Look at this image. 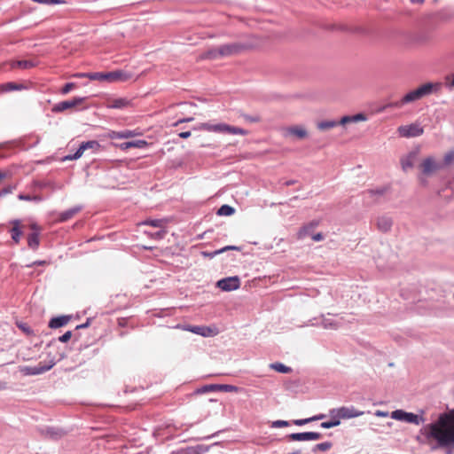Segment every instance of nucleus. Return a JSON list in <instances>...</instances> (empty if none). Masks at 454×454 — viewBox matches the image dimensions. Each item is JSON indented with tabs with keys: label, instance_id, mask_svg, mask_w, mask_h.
<instances>
[{
	"label": "nucleus",
	"instance_id": "393cba45",
	"mask_svg": "<svg viewBox=\"0 0 454 454\" xmlns=\"http://www.w3.org/2000/svg\"><path fill=\"white\" fill-rule=\"evenodd\" d=\"M69 320H70L69 316H61V317H54L50 321L49 326L51 328H59V327L67 325Z\"/></svg>",
	"mask_w": 454,
	"mask_h": 454
},
{
	"label": "nucleus",
	"instance_id": "9b49d317",
	"mask_svg": "<svg viewBox=\"0 0 454 454\" xmlns=\"http://www.w3.org/2000/svg\"><path fill=\"white\" fill-rule=\"evenodd\" d=\"M333 413L337 414L341 419H349L362 416L364 411H358L354 406H341L333 408Z\"/></svg>",
	"mask_w": 454,
	"mask_h": 454
},
{
	"label": "nucleus",
	"instance_id": "20e7f679",
	"mask_svg": "<svg viewBox=\"0 0 454 454\" xmlns=\"http://www.w3.org/2000/svg\"><path fill=\"white\" fill-rule=\"evenodd\" d=\"M195 129H199V130L208 131V132L228 133V134H232V135H242V136H245L248 133L247 130H246L244 129L235 127V126H231L229 124H225V123L211 124L208 122H203V123H200Z\"/></svg>",
	"mask_w": 454,
	"mask_h": 454
},
{
	"label": "nucleus",
	"instance_id": "423d86ee",
	"mask_svg": "<svg viewBox=\"0 0 454 454\" xmlns=\"http://www.w3.org/2000/svg\"><path fill=\"white\" fill-rule=\"evenodd\" d=\"M419 168L423 176L419 177V181L421 184L426 185L427 180L424 176H430L436 173L439 169L442 168V165L434 157H427L421 161Z\"/></svg>",
	"mask_w": 454,
	"mask_h": 454
},
{
	"label": "nucleus",
	"instance_id": "680f3d73",
	"mask_svg": "<svg viewBox=\"0 0 454 454\" xmlns=\"http://www.w3.org/2000/svg\"><path fill=\"white\" fill-rule=\"evenodd\" d=\"M412 3L422 4L424 0H411Z\"/></svg>",
	"mask_w": 454,
	"mask_h": 454
},
{
	"label": "nucleus",
	"instance_id": "9d476101",
	"mask_svg": "<svg viewBox=\"0 0 454 454\" xmlns=\"http://www.w3.org/2000/svg\"><path fill=\"white\" fill-rule=\"evenodd\" d=\"M391 418L396 420L406 421L415 425H419L423 421L422 418L419 417L418 415L411 412H406L403 410L394 411L391 413Z\"/></svg>",
	"mask_w": 454,
	"mask_h": 454
},
{
	"label": "nucleus",
	"instance_id": "b1692460",
	"mask_svg": "<svg viewBox=\"0 0 454 454\" xmlns=\"http://www.w3.org/2000/svg\"><path fill=\"white\" fill-rule=\"evenodd\" d=\"M26 86L22 83H16L9 82L0 85V92H10L12 90H25Z\"/></svg>",
	"mask_w": 454,
	"mask_h": 454
},
{
	"label": "nucleus",
	"instance_id": "ea45409f",
	"mask_svg": "<svg viewBox=\"0 0 454 454\" xmlns=\"http://www.w3.org/2000/svg\"><path fill=\"white\" fill-rule=\"evenodd\" d=\"M167 231H165V229H160V231H156V232H153V233H150V236L153 238V239H161L164 238V236L166 235Z\"/></svg>",
	"mask_w": 454,
	"mask_h": 454
},
{
	"label": "nucleus",
	"instance_id": "09e8293b",
	"mask_svg": "<svg viewBox=\"0 0 454 454\" xmlns=\"http://www.w3.org/2000/svg\"><path fill=\"white\" fill-rule=\"evenodd\" d=\"M131 147H132L131 142H125V143L119 145V148L122 151H126Z\"/></svg>",
	"mask_w": 454,
	"mask_h": 454
},
{
	"label": "nucleus",
	"instance_id": "8fccbe9b",
	"mask_svg": "<svg viewBox=\"0 0 454 454\" xmlns=\"http://www.w3.org/2000/svg\"><path fill=\"white\" fill-rule=\"evenodd\" d=\"M311 238H312V239H313L314 241H321V240H323L324 236H323V234H322V233H317V234H313V233H312Z\"/></svg>",
	"mask_w": 454,
	"mask_h": 454
},
{
	"label": "nucleus",
	"instance_id": "7ed1b4c3",
	"mask_svg": "<svg viewBox=\"0 0 454 454\" xmlns=\"http://www.w3.org/2000/svg\"><path fill=\"white\" fill-rule=\"evenodd\" d=\"M441 87L440 83L427 82L422 84L414 90H411L405 94L402 98L404 105L417 101L427 95L432 94L434 91H437Z\"/></svg>",
	"mask_w": 454,
	"mask_h": 454
},
{
	"label": "nucleus",
	"instance_id": "ddd939ff",
	"mask_svg": "<svg viewBox=\"0 0 454 454\" xmlns=\"http://www.w3.org/2000/svg\"><path fill=\"white\" fill-rule=\"evenodd\" d=\"M216 286L223 291H233L240 286V279L237 276L223 278L217 282Z\"/></svg>",
	"mask_w": 454,
	"mask_h": 454
},
{
	"label": "nucleus",
	"instance_id": "72a5a7b5",
	"mask_svg": "<svg viewBox=\"0 0 454 454\" xmlns=\"http://www.w3.org/2000/svg\"><path fill=\"white\" fill-rule=\"evenodd\" d=\"M270 367L274 369L275 371L281 372V373H289L291 372L292 369L290 367L286 366L283 364L276 363L270 364Z\"/></svg>",
	"mask_w": 454,
	"mask_h": 454
},
{
	"label": "nucleus",
	"instance_id": "a18cd8bd",
	"mask_svg": "<svg viewBox=\"0 0 454 454\" xmlns=\"http://www.w3.org/2000/svg\"><path fill=\"white\" fill-rule=\"evenodd\" d=\"M454 160V152H449L444 156V162L446 165L450 164Z\"/></svg>",
	"mask_w": 454,
	"mask_h": 454
},
{
	"label": "nucleus",
	"instance_id": "f3484780",
	"mask_svg": "<svg viewBox=\"0 0 454 454\" xmlns=\"http://www.w3.org/2000/svg\"><path fill=\"white\" fill-rule=\"evenodd\" d=\"M106 106L107 108L122 109L129 107L131 106V101L125 98H110L107 99Z\"/></svg>",
	"mask_w": 454,
	"mask_h": 454
},
{
	"label": "nucleus",
	"instance_id": "6e6d98bb",
	"mask_svg": "<svg viewBox=\"0 0 454 454\" xmlns=\"http://www.w3.org/2000/svg\"><path fill=\"white\" fill-rule=\"evenodd\" d=\"M179 137L181 138H188L191 137V132L190 131H184V132H181L179 133Z\"/></svg>",
	"mask_w": 454,
	"mask_h": 454
},
{
	"label": "nucleus",
	"instance_id": "79ce46f5",
	"mask_svg": "<svg viewBox=\"0 0 454 454\" xmlns=\"http://www.w3.org/2000/svg\"><path fill=\"white\" fill-rule=\"evenodd\" d=\"M147 145L148 143L145 140L131 141V145L135 148H145Z\"/></svg>",
	"mask_w": 454,
	"mask_h": 454
},
{
	"label": "nucleus",
	"instance_id": "c9c22d12",
	"mask_svg": "<svg viewBox=\"0 0 454 454\" xmlns=\"http://www.w3.org/2000/svg\"><path fill=\"white\" fill-rule=\"evenodd\" d=\"M88 78L90 80H93V81H106V73H100V72L89 73Z\"/></svg>",
	"mask_w": 454,
	"mask_h": 454
},
{
	"label": "nucleus",
	"instance_id": "4be33fe9",
	"mask_svg": "<svg viewBox=\"0 0 454 454\" xmlns=\"http://www.w3.org/2000/svg\"><path fill=\"white\" fill-rule=\"evenodd\" d=\"M286 136H294L300 139L305 138L308 135L307 130L302 126L288 127L285 130Z\"/></svg>",
	"mask_w": 454,
	"mask_h": 454
},
{
	"label": "nucleus",
	"instance_id": "c756f323",
	"mask_svg": "<svg viewBox=\"0 0 454 454\" xmlns=\"http://www.w3.org/2000/svg\"><path fill=\"white\" fill-rule=\"evenodd\" d=\"M340 125L339 121H323L317 123V129L320 130H327Z\"/></svg>",
	"mask_w": 454,
	"mask_h": 454
},
{
	"label": "nucleus",
	"instance_id": "f257e3e1",
	"mask_svg": "<svg viewBox=\"0 0 454 454\" xmlns=\"http://www.w3.org/2000/svg\"><path fill=\"white\" fill-rule=\"evenodd\" d=\"M427 438L436 442L432 450L445 449L446 454L453 453L454 447V411L441 414L437 421L427 427Z\"/></svg>",
	"mask_w": 454,
	"mask_h": 454
},
{
	"label": "nucleus",
	"instance_id": "473e14b6",
	"mask_svg": "<svg viewBox=\"0 0 454 454\" xmlns=\"http://www.w3.org/2000/svg\"><path fill=\"white\" fill-rule=\"evenodd\" d=\"M404 106V103L403 102V98H401L400 100L398 101H394V102H390V103H387L386 104L385 106H383L380 111V112H383L385 111L386 109L387 108H401Z\"/></svg>",
	"mask_w": 454,
	"mask_h": 454
},
{
	"label": "nucleus",
	"instance_id": "603ef678",
	"mask_svg": "<svg viewBox=\"0 0 454 454\" xmlns=\"http://www.w3.org/2000/svg\"><path fill=\"white\" fill-rule=\"evenodd\" d=\"M193 121V118H192V117L181 119V120H178V121L174 124V126H177V125H179L180 123H183V122H189V121Z\"/></svg>",
	"mask_w": 454,
	"mask_h": 454
},
{
	"label": "nucleus",
	"instance_id": "69168bd1",
	"mask_svg": "<svg viewBox=\"0 0 454 454\" xmlns=\"http://www.w3.org/2000/svg\"><path fill=\"white\" fill-rule=\"evenodd\" d=\"M295 183V181L292 180V181H288L286 182V185H292Z\"/></svg>",
	"mask_w": 454,
	"mask_h": 454
},
{
	"label": "nucleus",
	"instance_id": "f03ea898",
	"mask_svg": "<svg viewBox=\"0 0 454 454\" xmlns=\"http://www.w3.org/2000/svg\"><path fill=\"white\" fill-rule=\"evenodd\" d=\"M261 43L259 42L251 43L249 44H242L239 43H232L220 46L216 50H211L206 52L202 58L204 59H216L219 56H231L238 54L247 48L257 47Z\"/></svg>",
	"mask_w": 454,
	"mask_h": 454
},
{
	"label": "nucleus",
	"instance_id": "052dcab7",
	"mask_svg": "<svg viewBox=\"0 0 454 454\" xmlns=\"http://www.w3.org/2000/svg\"><path fill=\"white\" fill-rule=\"evenodd\" d=\"M448 79L450 80V86L454 87V74H452L450 77H449Z\"/></svg>",
	"mask_w": 454,
	"mask_h": 454
},
{
	"label": "nucleus",
	"instance_id": "bf43d9fd",
	"mask_svg": "<svg viewBox=\"0 0 454 454\" xmlns=\"http://www.w3.org/2000/svg\"><path fill=\"white\" fill-rule=\"evenodd\" d=\"M34 265H45L47 264L46 261H36L33 263Z\"/></svg>",
	"mask_w": 454,
	"mask_h": 454
},
{
	"label": "nucleus",
	"instance_id": "774afa93",
	"mask_svg": "<svg viewBox=\"0 0 454 454\" xmlns=\"http://www.w3.org/2000/svg\"><path fill=\"white\" fill-rule=\"evenodd\" d=\"M20 328H21L24 332H28V330H27L25 326H20Z\"/></svg>",
	"mask_w": 454,
	"mask_h": 454
},
{
	"label": "nucleus",
	"instance_id": "0e129e2a",
	"mask_svg": "<svg viewBox=\"0 0 454 454\" xmlns=\"http://www.w3.org/2000/svg\"><path fill=\"white\" fill-rule=\"evenodd\" d=\"M374 192L379 193V194H382V193H383V191H376V192H374V191H370V193H374Z\"/></svg>",
	"mask_w": 454,
	"mask_h": 454
},
{
	"label": "nucleus",
	"instance_id": "e433bc0d",
	"mask_svg": "<svg viewBox=\"0 0 454 454\" xmlns=\"http://www.w3.org/2000/svg\"><path fill=\"white\" fill-rule=\"evenodd\" d=\"M329 415L331 417L330 422H332L333 427H337L340 424L341 419L337 416V414L333 413V409L329 411Z\"/></svg>",
	"mask_w": 454,
	"mask_h": 454
},
{
	"label": "nucleus",
	"instance_id": "a19ab883",
	"mask_svg": "<svg viewBox=\"0 0 454 454\" xmlns=\"http://www.w3.org/2000/svg\"><path fill=\"white\" fill-rule=\"evenodd\" d=\"M216 385L217 384H215V385H206L203 387H201L200 389H199L198 392L199 393H206V392H209V391H217Z\"/></svg>",
	"mask_w": 454,
	"mask_h": 454
},
{
	"label": "nucleus",
	"instance_id": "338daca9",
	"mask_svg": "<svg viewBox=\"0 0 454 454\" xmlns=\"http://www.w3.org/2000/svg\"><path fill=\"white\" fill-rule=\"evenodd\" d=\"M87 326V324H84V325H78L76 328H83V327H86Z\"/></svg>",
	"mask_w": 454,
	"mask_h": 454
},
{
	"label": "nucleus",
	"instance_id": "a878e982",
	"mask_svg": "<svg viewBox=\"0 0 454 454\" xmlns=\"http://www.w3.org/2000/svg\"><path fill=\"white\" fill-rule=\"evenodd\" d=\"M12 68L28 69L34 67L30 60H16L10 63Z\"/></svg>",
	"mask_w": 454,
	"mask_h": 454
},
{
	"label": "nucleus",
	"instance_id": "37998d69",
	"mask_svg": "<svg viewBox=\"0 0 454 454\" xmlns=\"http://www.w3.org/2000/svg\"><path fill=\"white\" fill-rule=\"evenodd\" d=\"M75 87V83L74 82H68L65 84V86L61 89L62 94H67L69 93Z\"/></svg>",
	"mask_w": 454,
	"mask_h": 454
},
{
	"label": "nucleus",
	"instance_id": "aec40b11",
	"mask_svg": "<svg viewBox=\"0 0 454 454\" xmlns=\"http://www.w3.org/2000/svg\"><path fill=\"white\" fill-rule=\"evenodd\" d=\"M140 135L139 132L136 130H122V131H110L107 135V137L110 139H123V138H130Z\"/></svg>",
	"mask_w": 454,
	"mask_h": 454
},
{
	"label": "nucleus",
	"instance_id": "f8f14e48",
	"mask_svg": "<svg viewBox=\"0 0 454 454\" xmlns=\"http://www.w3.org/2000/svg\"><path fill=\"white\" fill-rule=\"evenodd\" d=\"M30 229L32 232L27 236V246L33 250H36L40 245V234L42 228L36 223H31Z\"/></svg>",
	"mask_w": 454,
	"mask_h": 454
},
{
	"label": "nucleus",
	"instance_id": "dca6fc26",
	"mask_svg": "<svg viewBox=\"0 0 454 454\" xmlns=\"http://www.w3.org/2000/svg\"><path fill=\"white\" fill-rule=\"evenodd\" d=\"M288 437L292 441H315L319 440L322 434L317 432L294 433Z\"/></svg>",
	"mask_w": 454,
	"mask_h": 454
},
{
	"label": "nucleus",
	"instance_id": "a211bd4d",
	"mask_svg": "<svg viewBox=\"0 0 454 454\" xmlns=\"http://www.w3.org/2000/svg\"><path fill=\"white\" fill-rule=\"evenodd\" d=\"M318 225V223L316 221H312L308 224L303 225L300 228L298 232L296 233L297 239H303L308 236H312L314 229Z\"/></svg>",
	"mask_w": 454,
	"mask_h": 454
},
{
	"label": "nucleus",
	"instance_id": "4468645a",
	"mask_svg": "<svg viewBox=\"0 0 454 454\" xmlns=\"http://www.w3.org/2000/svg\"><path fill=\"white\" fill-rule=\"evenodd\" d=\"M106 82H127L131 79L132 74L122 70H116L113 72L106 73Z\"/></svg>",
	"mask_w": 454,
	"mask_h": 454
},
{
	"label": "nucleus",
	"instance_id": "5701e85b",
	"mask_svg": "<svg viewBox=\"0 0 454 454\" xmlns=\"http://www.w3.org/2000/svg\"><path fill=\"white\" fill-rule=\"evenodd\" d=\"M82 210V207L76 206L59 214L58 221L62 223L73 218Z\"/></svg>",
	"mask_w": 454,
	"mask_h": 454
},
{
	"label": "nucleus",
	"instance_id": "2f4dec72",
	"mask_svg": "<svg viewBox=\"0 0 454 454\" xmlns=\"http://www.w3.org/2000/svg\"><path fill=\"white\" fill-rule=\"evenodd\" d=\"M235 212L234 208L229 205H223L217 211L218 215H231Z\"/></svg>",
	"mask_w": 454,
	"mask_h": 454
},
{
	"label": "nucleus",
	"instance_id": "c85d7f7f",
	"mask_svg": "<svg viewBox=\"0 0 454 454\" xmlns=\"http://www.w3.org/2000/svg\"><path fill=\"white\" fill-rule=\"evenodd\" d=\"M324 418H325V414H319V415H316L314 417L308 418V419H294V420H293V424H294L296 426H303V425L308 424V423H309L311 421H316V420L323 419Z\"/></svg>",
	"mask_w": 454,
	"mask_h": 454
},
{
	"label": "nucleus",
	"instance_id": "13d9d810",
	"mask_svg": "<svg viewBox=\"0 0 454 454\" xmlns=\"http://www.w3.org/2000/svg\"><path fill=\"white\" fill-rule=\"evenodd\" d=\"M246 120H247V121H251V122H256V121H259V119H258V118H253V117H249V116H247V117H246Z\"/></svg>",
	"mask_w": 454,
	"mask_h": 454
},
{
	"label": "nucleus",
	"instance_id": "e2e57ef3",
	"mask_svg": "<svg viewBox=\"0 0 454 454\" xmlns=\"http://www.w3.org/2000/svg\"><path fill=\"white\" fill-rule=\"evenodd\" d=\"M5 177V173L0 172V181Z\"/></svg>",
	"mask_w": 454,
	"mask_h": 454
},
{
	"label": "nucleus",
	"instance_id": "c03bdc74",
	"mask_svg": "<svg viewBox=\"0 0 454 454\" xmlns=\"http://www.w3.org/2000/svg\"><path fill=\"white\" fill-rule=\"evenodd\" d=\"M289 426V422L288 421H286V420H276L274 422H272V427H288Z\"/></svg>",
	"mask_w": 454,
	"mask_h": 454
},
{
	"label": "nucleus",
	"instance_id": "6ab92c4d",
	"mask_svg": "<svg viewBox=\"0 0 454 454\" xmlns=\"http://www.w3.org/2000/svg\"><path fill=\"white\" fill-rule=\"evenodd\" d=\"M12 228L11 229L12 239L15 244H19L20 238L23 234L24 225L20 220H14L12 223Z\"/></svg>",
	"mask_w": 454,
	"mask_h": 454
},
{
	"label": "nucleus",
	"instance_id": "de8ad7c7",
	"mask_svg": "<svg viewBox=\"0 0 454 454\" xmlns=\"http://www.w3.org/2000/svg\"><path fill=\"white\" fill-rule=\"evenodd\" d=\"M178 454H200L197 450L188 448L178 452Z\"/></svg>",
	"mask_w": 454,
	"mask_h": 454
},
{
	"label": "nucleus",
	"instance_id": "39448f33",
	"mask_svg": "<svg viewBox=\"0 0 454 454\" xmlns=\"http://www.w3.org/2000/svg\"><path fill=\"white\" fill-rule=\"evenodd\" d=\"M177 329L191 332L192 333L203 336L213 337L219 333V330L215 325H177Z\"/></svg>",
	"mask_w": 454,
	"mask_h": 454
},
{
	"label": "nucleus",
	"instance_id": "412c9836",
	"mask_svg": "<svg viewBox=\"0 0 454 454\" xmlns=\"http://www.w3.org/2000/svg\"><path fill=\"white\" fill-rule=\"evenodd\" d=\"M367 117L364 114H356L355 115H346L340 118L339 121L340 125L345 126L349 123H355L359 121H365Z\"/></svg>",
	"mask_w": 454,
	"mask_h": 454
},
{
	"label": "nucleus",
	"instance_id": "5fc2aeb1",
	"mask_svg": "<svg viewBox=\"0 0 454 454\" xmlns=\"http://www.w3.org/2000/svg\"><path fill=\"white\" fill-rule=\"evenodd\" d=\"M321 427H323V428H332L333 427L332 422H330V420H329V421L322 422L321 423Z\"/></svg>",
	"mask_w": 454,
	"mask_h": 454
},
{
	"label": "nucleus",
	"instance_id": "bb28decb",
	"mask_svg": "<svg viewBox=\"0 0 454 454\" xmlns=\"http://www.w3.org/2000/svg\"><path fill=\"white\" fill-rule=\"evenodd\" d=\"M228 250H239V247H235V246H227V247H224L221 249H218V250H215L214 252H203L202 254L205 256V257H208L210 259L214 258L215 255L217 254H220L225 251H228Z\"/></svg>",
	"mask_w": 454,
	"mask_h": 454
},
{
	"label": "nucleus",
	"instance_id": "cd10ccee",
	"mask_svg": "<svg viewBox=\"0 0 454 454\" xmlns=\"http://www.w3.org/2000/svg\"><path fill=\"white\" fill-rule=\"evenodd\" d=\"M378 228L382 231H388L392 226V221L388 217H380L377 222Z\"/></svg>",
	"mask_w": 454,
	"mask_h": 454
},
{
	"label": "nucleus",
	"instance_id": "6e6552de",
	"mask_svg": "<svg viewBox=\"0 0 454 454\" xmlns=\"http://www.w3.org/2000/svg\"><path fill=\"white\" fill-rule=\"evenodd\" d=\"M100 147L99 143L96 140L82 142L78 150L73 155L66 156V160H77L82 156L85 151L91 150L92 152H98Z\"/></svg>",
	"mask_w": 454,
	"mask_h": 454
},
{
	"label": "nucleus",
	"instance_id": "f704fd0d",
	"mask_svg": "<svg viewBox=\"0 0 454 454\" xmlns=\"http://www.w3.org/2000/svg\"><path fill=\"white\" fill-rule=\"evenodd\" d=\"M217 391H223V392H238L239 387L233 385H216Z\"/></svg>",
	"mask_w": 454,
	"mask_h": 454
},
{
	"label": "nucleus",
	"instance_id": "4c0bfd02",
	"mask_svg": "<svg viewBox=\"0 0 454 454\" xmlns=\"http://www.w3.org/2000/svg\"><path fill=\"white\" fill-rule=\"evenodd\" d=\"M19 199L21 200H33V201H36V202H39L42 200V198L37 195L30 196V195L20 194Z\"/></svg>",
	"mask_w": 454,
	"mask_h": 454
},
{
	"label": "nucleus",
	"instance_id": "864d4df0",
	"mask_svg": "<svg viewBox=\"0 0 454 454\" xmlns=\"http://www.w3.org/2000/svg\"><path fill=\"white\" fill-rule=\"evenodd\" d=\"M402 165H403V168L404 170H406L407 168H411L412 167V163L411 162V160H403L402 162Z\"/></svg>",
	"mask_w": 454,
	"mask_h": 454
},
{
	"label": "nucleus",
	"instance_id": "2eb2a0df",
	"mask_svg": "<svg viewBox=\"0 0 454 454\" xmlns=\"http://www.w3.org/2000/svg\"><path fill=\"white\" fill-rule=\"evenodd\" d=\"M82 102V98H74L72 100L62 101V102L56 104L52 107V112H54V113L64 112L67 109L75 107L76 106L80 105Z\"/></svg>",
	"mask_w": 454,
	"mask_h": 454
},
{
	"label": "nucleus",
	"instance_id": "3c124183",
	"mask_svg": "<svg viewBox=\"0 0 454 454\" xmlns=\"http://www.w3.org/2000/svg\"><path fill=\"white\" fill-rule=\"evenodd\" d=\"M374 414L377 417H382V418H386L389 415L387 411H380V410L376 411Z\"/></svg>",
	"mask_w": 454,
	"mask_h": 454
},
{
	"label": "nucleus",
	"instance_id": "4d7b16f0",
	"mask_svg": "<svg viewBox=\"0 0 454 454\" xmlns=\"http://www.w3.org/2000/svg\"><path fill=\"white\" fill-rule=\"evenodd\" d=\"M88 74H89V73H77V74H74V77H77V78L87 77L88 78Z\"/></svg>",
	"mask_w": 454,
	"mask_h": 454
},
{
	"label": "nucleus",
	"instance_id": "7c9ffc66",
	"mask_svg": "<svg viewBox=\"0 0 454 454\" xmlns=\"http://www.w3.org/2000/svg\"><path fill=\"white\" fill-rule=\"evenodd\" d=\"M167 223H168V221L166 219L146 220L144 222V224H148L153 227H156V228H160V229H165Z\"/></svg>",
	"mask_w": 454,
	"mask_h": 454
},
{
	"label": "nucleus",
	"instance_id": "49530a36",
	"mask_svg": "<svg viewBox=\"0 0 454 454\" xmlns=\"http://www.w3.org/2000/svg\"><path fill=\"white\" fill-rule=\"evenodd\" d=\"M71 337H72V332L67 331V333H65L63 335H61L59 338V340L61 342H67L71 339Z\"/></svg>",
	"mask_w": 454,
	"mask_h": 454
},
{
	"label": "nucleus",
	"instance_id": "58836bf2",
	"mask_svg": "<svg viewBox=\"0 0 454 454\" xmlns=\"http://www.w3.org/2000/svg\"><path fill=\"white\" fill-rule=\"evenodd\" d=\"M332 445H333L332 442H321V443L317 444L316 445V449H317L319 450H322V451H325V450H330Z\"/></svg>",
	"mask_w": 454,
	"mask_h": 454
},
{
	"label": "nucleus",
	"instance_id": "1a4fd4ad",
	"mask_svg": "<svg viewBox=\"0 0 454 454\" xmlns=\"http://www.w3.org/2000/svg\"><path fill=\"white\" fill-rule=\"evenodd\" d=\"M55 365L54 359L49 362H40L36 366H27L22 369L26 375H37L50 371Z\"/></svg>",
	"mask_w": 454,
	"mask_h": 454
},
{
	"label": "nucleus",
	"instance_id": "0eeeda50",
	"mask_svg": "<svg viewBox=\"0 0 454 454\" xmlns=\"http://www.w3.org/2000/svg\"><path fill=\"white\" fill-rule=\"evenodd\" d=\"M397 132L403 137H415L421 136L424 133V129L419 123H411L400 126L397 129Z\"/></svg>",
	"mask_w": 454,
	"mask_h": 454
}]
</instances>
